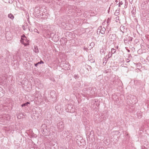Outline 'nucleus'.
I'll use <instances>...</instances> for the list:
<instances>
[{
	"label": "nucleus",
	"instance_id": "1",
	"mask_svg": "<svg viewBox=\"0 0 149 149\" xmlns=\"http://www.w3.org/2000/svg\"><path fill=\"white\" fill-rule=\"evenodd\" d=\"M41 130L43 134L45 136L53 135L54 133L55 130V128L53 127H51L49 128L45 124L42 125Z\"/></svg>",
	"mask_w": 149,
	"mask_h": 149
},
{
	"label": "nucleus",
	"instance_id": "2",
	"mask_svg": "<svg viewBox=\"0 0 149 149\" xmlns=\"http://www.w3.org/2000/svg\"><path fill=\"white\" fill-rule=\"evenodd\" d=\"M62 136L63 137V139L68 140L71 139L72 137V134L68 131H64L62 133Z\"/></svg>",
	"mask_w": 149,
	"mask_h": 149
},
{
	"label": "nucleus",
	"instance_id": "3",
	"mask_svg": "<svg viewBox=\"0 0 149 149\" xmlns=\"http://www.w3.org/2000/svg\"><path fill=\"white\" fill-rule=\"evenodd\" d=\"M10 115L8 114H5L0 116L1 121L2 122H5V121H9L10 120Z\"/></svg>",
	"mask_w": 149,
	"mask_h": 149
},
{
	"label": "nucleus",
	"instance_id": "4",
	"mask_svg": "<svg viewBox=\"0 0 149 149\" xmlns=\"http://www.w3.org/2000/svg\"><path fill=\"white\" fill-rule=\"evenodd\" d=\"M65 110L67 112L72 113L74 112L75 109L74 106L72 104H70L67 105Z\"/></svg>",
	"mask_w": 149,
	"mask_h": 149
},
{
	"label": "nucleus",
	"instance_id": "5",
	"mask_svg": "<svg viewBox=\"0 0 149 149\" xmlns=\"http://www.w3.org/2000/svg\"><path fill=\"white\" fill-rule=\"evenodd\" d=\"M49 98L53 102H55L56 101V94L55 91H53L50 92Z\"/></svg>",
	"mask_w": 149,
	"mask_h": 149
},
{
	"label": "nucleus",
	"instance_id": "6",
	"mask_svg": "<svg viewBox=\"0 0 149 149\" xmlns=\"http://www.w3.org/2000/svg\"><path fill=\"white\" fill-rule=\"evenodd\" d=\"M56 127L57 129L61 131L64 129V125L62 121H60L57 123Z\"/></svg>",
	"mask_w": 149,
	"mask_h": 149
},
{
	"label": "nucleus",
	"instance_id": "7",
	"mask_svg": "<svg viewBox=\"0 0 149 149\" xmlns=\"http://www.w3.org/2000/svg\"><path fill=\"white\" fill-rule=\"evenodd\" d=\"M106 31V29L105 28L103 27H102V26H100L98 29L97 31V33L98 34L100 33L102 34H104L105 33V31Z\"/></svg>",
	"mask_w": 149,
	"mask_h": 149
},
{
	"label": "nucleus",
	"instance_id": "8",
	"mask_svg": "<svg viewBox=\"0 0 149 149\" xmlns=\"http://www.w3.org/2000/svg\"><path fill=\"white\" fill-rule=\"evenodd\" d=\"M33 113L32 114V118H33L34 119H37L38 118L39 116H40V114L38 111H33Z\"/></svg>",
	"mask_w": 149,
	"mask_h": 149
},
{
	"label": "nucleus",
	"instance_id": "9",
	"mask_svg": "<svg viewBox=\"0 0 149 149\" xmlns=\"http://www.w3.org/2000/svg\"><path fill=\"white\" fill-rule=\"evenodd\" d=\"M89 90L91 91L90 93L91 94V97H94L95 96L93 95L95 94V92L96 90V88L95 87H89Z\"/></svg>",
	"mask_w": 149,
	"mask_h": 149
},
{
	"label": "nucleus",
	"instance_id": "10",
	"mask_svg": "<svg viewBox=\"0 0 149 149\" xmlns=\"http://www.w3.org/2000/svg\"><path fill=\"white\" fill-rule=\"evenodd\" d=\"M148 5L147 1L143 2L141 4L142 8L145 10H147L148 8Z\"/></svg>",
	"mask_w": 149,
	"mask_h": 149
},
{
	"label": "nucleus",
	"instance_id": "11",
	"mask_svg": "<svg viewBox=\"0 0 149 149\" xmlns=\"http://www.w3.org/2000/svg\"><path fill=\"white\" fill-rule=\"evenodd\" d=\"M74 8L75 7L74 6H69L67 8L68 10L69 11L68 12V13L70 14L71 13H72V12H74V10L73 9V8Z\"/></svg>",
	"mask_w": 149,
	"mask_h": 149
},
{
	"label": "nucleus",
	"instance_id": "12",
	"mask_svg": "<svg viewBox=\"0 0 149 149\" xmlns=\"http://www.w3.org/2000/svg\"><path fill=\"white\" fill-rule=\"evenodd\" d=\"M70 67L68 63H65L63 65V68L65 70H69L70 68Z\"/></svg>",
	"mask_w": 149,
	"mask_h": 149
},
{
	"label": "nucleus",
	"instance_id": "13",
	"mask_svg": "<svg viewBox=\"0 0 149 149\" xmlns=\"http://www.w3.org/2000/svg\"><path fill=\"white\" fill-rule=\"evenodd\" d=\"M109 39L111 41H114L116 39V35L114 34H110L109 36Z\"/></svg>",
	"mask_w": 149,
	"mask_h": 149
},
{
	"label": "nucleus",
	"instance_id": "14",
	"mask_svg": "<svg viewBox=\"0 0 149 149\" xmlns=\"http://www.w3.org/2000/svg\"><path fill=\"white\" fill-rule=\"evenodd\" d=\"M21 39L22 40H23L22 43L25 46H26V45L29 44V43L28 42L26 43H25L24 42L25 40L26 41V38L24 35L22 36Z\"/></svg>",
	"mask_w": 149,
	"mask_h": 149
},
{
	"label": "nucleus",
	"instance_id": "15",
	"mask_svg": "<svg viewBox=\"0 0 149 149\" xmlns=\"http://www.w3.org/2000/svg\"><path fill=\"white\" fill-rule=\"evenodd\" d=\"M84 91H85V93L88 95V96L91 97V94L90 93L91 91L89 90V87L88 88L85 89L84 90Z\"/></svg>",
	"mask_w": 149,
	"mask_h": 149
},
{
	"label": "nucleus",
	"instance_id": "16",
	"mask_svg": "<svg viewBox=\"0 0 149 149\" xmlns=\"http://www.w3.org/2000/svg\"><path fill=\"white\" fill-rule=\"evenodd\" d=\"M35 100L36 101L38 100V102H40L42 101V96L40 95H39L37 97L35 96Z\"/></svg>",
	"mask_w": 149,
	"mask_h": 149
},
{
	"label": "nucleus",
	"instance_id": "17",
	"mask_svg": "<svg viewBox=\"0 0 149 149\" xmlns=\"http://www.w3.org/2000/svg\"><path fill=\"white\" fill-rule=\"evenodd\" d=\"M33 51L36 53H38L39 52V50L37 46H34V47L33 49Z\"/></svg>",
	"mask_w": 149,
	"mask_h": 149
},
{
	"label": "nucleus",
	"instance_id": "18",
	"mask_svg": "<svg viewBox=\"0 0 149 149\" xmlns=\"http://www.w3.org/2000/svg\"><path fill=\"white\" fill-rule=\"evenodd\" d=\"M16 116L17 118L18 119H20L22 118H23V114H22V113H17Z\"/></svg>",
	"mask_w": 149,
	"mask_h": 149
},
{
	"label": "nucleus",
	"instance_id": "19",
	"mask_svg": "<svg viewBox=\"0 0 149 149\" xmlns=\"http://www.w3.org/2000/svg\"><path fill=\"white\" fill-rule=\"evenodd\" d=\"M134 96L132 95H130V96H128V99H129V98H131V99H130V101H131V102H130V103H134Z\"/></svg>",
	"mask_w": 149,
	"mask_h": 149
},
{
	"label": "nucleus",
	"instance_id": "20",
	"mask_svg": "<svg viewBox=\"0 0 149 149\" xmlns=\"http://www.w3.org/2000/svg\"><path fill=\"white\" fill-rule=\"evenodd\" d=\"M113 133L114 134V135H113L114 136L113 137H115L116 135L117 136V137H118L120 136V132L118 131H115L114 132H113Z\"/></svg>",
	"mask_w": 149,
	"mask_h": 149
},
{
	"label": "nucleus",
	"instance_id": "21",
	"mask_svg": "<svg viewBox=\"0 0 149 149\" xmlns=\"http://www.w3.org/2000/svg\"><path fill=\"white\" fill-rule=\"evenodd\" d=\"M88 136H89V138L91 137V138H93L94 137V132L93 131H91L90 132V134H89Z\"/></svg>",
	"mask_w": 149,
	"mask_h": 149
},
{
	"label": "nucleus",
	"instance_id": "22",
	"mask_svg": "<svg viewBox=\"0 0 149 149\" xmlns=\"http://www.w3.org/2000/svg\"><path fill=\"white\" fill-rule=\"evenodd\" d=\"M120 9L119 8L118 9H117L116 10L115 13V15L116 16H118L119 14Z\"/></svg>",
	"mask_w": 149,
	"mask_h": 149
},
{
	"label": "nucleus",
	"instance_id": "23",
	"mask_svg": "<svg viewBox=\"0 0 149 149\" xmlns=\"http://www.w3.org/2000/svg\"><path fill=\"white\" fill-rule=\"evenodd\" d=\"M8 17L9 18L11 19H13L14 18V17L13 15L11 13L9 14L8 15Z\"/></svg>",
	"mask_w": 149,
	"mask_h": 149
},
{
	"label": "nucleus",
	"instance_id": "24",
	"mask_svg": "<svg viewBox=\"0 0 149 149\" xmlns=\"http://www.w3.org/2000/svg\"><path fill=\"white\" fill-rule=\"evenodd\" d=\"M44 62L42 61H41L40 62H38V63H35L34 65L36 67H37L38 65L39 64H43Z\"/></svg>",
	"mask_w": 149,
	"mask_h": 149
},
{
	"label": "nucleus",
	"instance_id": "25",
	"mask_svg": "<svg viewBox=\"0 0 149 149\" xmlns=\"http://www.w3.org/2000/svg\"><path fill=\"white\" fill-rule=\"evenodd\" d=\"M112 56V53L111 52H109V54H108V55H107L106 57H107V58H109L110 57H111Z\"/></svg>",
	"mask_w": 149,
	"mask_h": 149
},
{
	"label": "nucleus",
	"instance_id": "26",
	"mask_svg": "<svg viewBox=\"0 0 149 149\" xmlns=\"http://www.w3.org/2000/svg\"><path fill=\"white\" fill-rule=\"evenodd\" d=\"M111 22V18H108L107 20V26L109 25V23Z\"/></svg>",
	"mask_w": 149,
	"mask_h": 149
},
{
	"label": "nucleus",
	"instance_id": "27",
	"mask_svg": "<svg viewBox=\"0 0 149 149\" xmlns=\"http://www.w3.org/2000/svg\"><path fill=\"white\" fill-rule=\"evenodd\" d=\"M116 49H114L113 48H112L111 49V53H112V54H114V53L116 52Z\"/></svg>",
	"mask_w": 149,
	"mask_h": 149
},
{
	"label": "nucleus",
	"instance_id": "28",
	"mask_svg": "<svg viewBox=\"0 0 149 149\" xmlns=\"http://www.w3.org/2000/svg\"><path fill=\"white\" fill-rule=\"evenodd\" d=\"M120 81L119 80H118V83H116V81H114L113 82V84L115 85H118V83L119 82L120 83Z\"/></svg>",
	"mask_w": 149,
	"mask_h": 149
},
{
	"label": "nucleus",
	"instance_id": "29",
	"mask_svg": "<svg viewBox=\"0 0 149 149\" xmlns=\"http://www.w3.org/2000/svg\"><path fill=\"white\" fill-rule=\"evenodd\" d=\"M33 31L35 32H36L38 34L39 33V32L38 31V30L36 29H34Z\"/></svg>",
	"mask_w": 149,
	"mask_h": 149
},
{
	"label": "nucleus",
	"instance_id": "30",
	"mask_svg": "<svg viewBox=\"0 0 149 149\" xmlns=\"http://www.w3.org/2000/svg\"><path fill=\"white\" fill-rule=\"evenodd\" d=\"M100 52H101V54H104V49H101L100 50Z\"/></svg>",
	"mask_w": 149,
	"mask_h": 149
},
{
	"label": "nucleus",
	"instance_id": "31",
	"mask_svg": "<svg viewBox=\"0 0 149 149\" xmlns=\"http://www.w3.org/2000/svg\"><path fill=\"white\" fill-rule=\"evenodd\" d=\"M3 1L6 3H10L9 0H3Z\"/></svg>",
	"mask_w": 149,
	"mask_h": 149
},
{
	"label": "nucleus",
	"instance_id": "32",
	"mask_svg": "<svg viewBox=\"0 0 149 149\" xmlns=\"http://www.w3.org/2000/svg\"><path fill=\"white\" fill-rule=\"evenodd\" d=\"M74 77L75 78L77 79L78 78V75H74Z\"/></svg>",
	"mask_w": 149,
	"mask_h": 149
},
{
	"label": "nucleus",
	"instance_id": "33",
	"mask_svg": "<svg viewBox=\"0 0 149 149\" xmlns=\"http://www.w3.org/2000/svg\"><path fill=\"white\" fill-rule=\"evenodd\" d=\"M26 105H27L26 103H24V104H22L21 105V106L22 107H23L25 106H26Z\"/></svg>",
	"mask_w": 149,
	"mask_h": 149
},
{
	"label": "nucleus",
	"instance_id": "34",
	"mask_svg": "<svg viewBox=\"0 0 149 149\" xmlns=\"http://www.w3.org/2000/svg\"><path fill=\"white\" fill-rule=\"evenodd\" d=\"M129 40L130 41H132V38L131 37H129Z\"/></svg>",
	"mask_w": 149,
	"mask_h": 149
},
{
	"label": "nucleus",
	"instance_id": "35",
	"mask_svg": "<svg viewBox=\"0 0 149 149\" xmlns=\"http://www.w3.org/2000/svg\"><path fill=\"white\" fill-rule=\"evenodd\" d=\"M126 61L127 63H129L130 61V60H129V59L128 58L126 59Z\"/></svg>",
	"mask_w": 149,
	"mask_h": 149
},
{
	"label": "nucleus",
	"instance_id": "36",
	"mask_svg": "<svg viewBox=\"0 0 149 149\" xmlns=\"http://www.w3.org/2000/svg\"><path fill=\"white\" fill-rule=\"evenodd\" d=\"M90 61H91V62H94V60L92 59H90Z\"/></svg>",
	"mask_w": 149,
	"mask_h": 149
},
{
	"label": "nucleus",
	"instance_id": "37",
	"mask_svg": "<svg viewBox=\"0 0 149 149\" xmlns=\"http://www.w3.org/2000/svg\"><path fill=\"white\" fill-rule=\"evenodd\" d=\"M91 55H89L88 56V59L89 60H90V59H91Z\"/></svg>",
	"mask_w": 149,
	"mask_h": 149
},
{
	"label": "nucleus",
	"instance_id": "38",
	"mask_svg": "<svg viewBox=\"0 0 149 149\" xmlns=\"http://www.w3.org/2000/svg\"><path fill=\"white\" fill-rule=\"evenodd\" d=\"M119 4L120 5H122L123 4V2L122 1H121L119 2Z\"/></svg>",
	"mask_w": 149,
	"mask_h": 149
},
{
	"label": "nucleus",
	"instance_id": "39",
	"mask_svg": "<svg viewBox=\"0 0 149 149\" xmlns=\"http://www.w3.org/2000/svg\"><path fill=\"white\" fill-rule=\"evenodd\" d=\"M29 30L30 31H31V32H32V31H33V30H32V29H29Z\"/></svg>",
	"mask_w": 149,
	"mask_h": 149
},
{
	"label": "nucleus",
	"instance_id": "40",
	"mask_svg": "<svg viewBox=\"0 0 149 149\" xmlns=\"http://www.w3.org/2000/svg\"><path fill=\"white\" fill-rule=\"evenodd\" d=\"M131 56V55L130 54H128V58H130V57Z\"/></svg>",
	"mask_w": 149,
	"mask_h": 149
},
{
	"label": "nucleus",
	"instance_id": "41",
	"mask_svg": "<svg viewBox=\"0 0 149 149\" xmlns=\"http://www.w3.org/2000/svg\"><path fill=\"white\" fill-rule=\"evenodd\" d=\"M124 27V26H123L122 27L121 26H120V30L122 31V30H121V29L122 28H123Z\"/></svg>",
	"mask_w": 149,
	"mask_h": 149
},
{
	"label": "nucleus",
	"instance_id": "42",
	"mask_svg": "<svg viewBox=\"0 0 149 149\" xmlns=\"http://www.w3.org/2000/svg\"><path fill=\"white\" fill-rule=\"evenodd\" d=\"M26 103V105H27L28 104H29V103L28 102H27L26 103Z\"/></svg>",
	"mask_w": 149,
	"mask_h": 149
},
{
	"label": "nucleus",
	"instance_id": "43",
	"mask_svg": "<svg viewBox=\"0 0 149 149\" xmlns=\"http://www.w3.org/2000/svg\"><path fill=\"white\" fill-rule=\"evenodd\" d=\"M93 43H91V45H90V46L91 45H93Z\"/></svg>",
	"mask_w": 149,
	"mask_h": 149
},
{
	"label": "nucleus",
	"instance_id": "44",
	"mask_svg": "<svg viewBox=\"0 0 149 149\" xmlns=\"http://www.w3.org/2000/svg\"><path fill=\"white\" fill-rule=\"evenodd\" d=\"M99 149H103V148H100V147H99Z\"/></svg>",
	"mask_w": 149,
	"mask_h": 149
},
{
	"label": "nucleus",
	"instance_id": "45",
	"mask_svg": "<svg viewBox=\"0 0 149 149\" xmlns=\"http://www.w3.org/2000/svg\"><path fill=\"white\" fill-rule=\"evenodd\" d=\"M118 18H119V17H116V19L117 20L118 19Z\"/></svg>",
	"mask_w": 149,
	"mask_h": 149
},
{
	"label": "nucleus",
	"instance_id": "46",
	"mask_svg": "<svg viewBox=\"0 0 149 149\" xmlns=\"http://www.w3.org/2000/svg\"><path fill=\"white\" fill-rule=\"evenodd\" d=\"M127 51L128 52H130V51L129 50V49H128L127 50Z\"/></svg>",
	"mask_w": 149,
	"mask_h": 149
},
{
	"label": "nucleus",
	"instance_id": "47",
	"mask_svg": "<svg viewBox=\"0 0 149 149\" xmlns=\"http://www.w3.org/2000/svg\"><path fill=\"white\" fill-rule=\"evenodd\" d=\"M120 5H120V4H119V5H118V7H120Z\"/></svg>",
	"mask_w": 149,
	"mask_h": 149
},
{
	"label": "nucleus",
	"instance_id": "48",
	"mask_svg": "<svg viewBox=\"0 0 149 149\" xmlns=\"http://www.w3.org/2000/svg\"><path fill=\"white\" fill-rule=\"evenodd\" d=\"M125 8H127V6H126L125 5Z\"/></svg>",
	"mask_w": 149,
	"mask_h": 149
},
{
	"label": "nucleus",
	"instance_id": "49",
	"mask_svg": "<svg viewBox=\"0 0 149 149\" xmlns=\"http://www.w3.org/2000/svg\"><path fill=\"white\" fill-rule=\"evenodd\" d=\"M125 8H127V6H126L125 5Z\"/></svg>",
	"mask_w": 149,
	"mask_h": 149
},
{
	"label": "nucleus",
	"instance_id": "50",
	"mask_svg": "<svg viewBox=\"0 0 149 149\" xmlns=\"http://www.w3.org/2000/svg\"><path fill=\"white\" fill-rule=\"evenodd\" d=\"M6 38H7V36H6Z\"/></svg>",
	"mask_w": 149,
	"mask_h": 149
},
{
	"label": "nucleus",
	"instance_id": "51",
	"mask_svg": "<svg viewBox=\"0 0 149 149\" xmlns=\"http://www.w3.org/2000/svg\"><path fill=\"white\" fill-rule=\"evenodd\" d=\"M116 1L117 2V0H116Z\"/></svg>",
	"mask_w": 149,
	"mask_h": 149
},
{
	"label": "nucleus",
	"instance_id": "52",
	"mask_svg": "<svg viewBox=\"0 0 149 149\" xmlns=\"http://www.w3.org/2000/svg\"><path fill=\"white\" fill-rule=\"evenodd\" d=\"M105 60H106V58H105Z\"/></svg>",
	"mask_w": 149,
	"mask_h": 149
},
{
	"label": "nucleus",
	"instance_id": "53",
	"mask_svg": "<svg viewBox=\"0 0 149 149\" xmlns=\"http://www.w3.org/2000/svg\"><path fill=\"white\" fill-rule=\"evenodd\" d=\"M84 49H85V48H84Z\"/></svg>",
	"mask_w": 149,
	"mask_h": 149
}]
</instances>
